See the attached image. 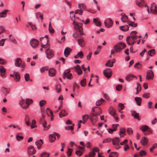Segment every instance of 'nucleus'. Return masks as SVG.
<instances>
[{"mask_svg":"<svg viewBox=\"0 0 157 157\" xmlns=\"http://www.w3.org/2000/svg\"><path fill=\"white\" fill-rule=\"evenodd\" d=\"M138 38V36H130L127 37L126 41L127 43L129 45L134 44L136 42V40Z\"/></svg>","mask_w":157,"mask_h":157,"instance_id":"f257e3e1","label":"nucleus"},{"mask_svg":"<svg viewBox=\"0 0 157 157\" xmlns=\"http://www.w3.org/2000/svg\"><path fill=\"white\" fill-rule=\"evenodd\" d=\"M73 24L74 25V28L76 30L78 29V32L80 33L81 35H84L83 32H82V23H78L76 22L75 21H74Z\"/></svg>","mask_w":157,"mask_h":157,"instance_id":"f03ea898","label":"nucleus"},{"mask_svg":"<svg viewBox=\"0 0 157 157\" xmlns=\"http://www.w3.org/2000/svg\"><path fill=\"white\" fill-rule=\"evenodd\" d=\"M99 110L98 112H96L95 114L93 113V114H92V116L90 118V121L93 123H94L97 121V116H99L101 113V110L100 108H99Z\"/></svg>","mask_w":157,"mask_h":157,"instance_id":"7ed1b4c3","label":"nucleus"},{"mask_svg":"<svg viewBox=\"0 0 157 157\" xmlns=\"http://www.w3.org/2000/svg\"><path fill=\"white\" fill-rule=\"evenodd\" d=\"M126 46V44L124 43L119 42L117 45H115L114 47V49L116 52H118L121 51Z\"/></svg>","mask_w":157,"mask_h":157,"instance_id":"20e7f679","label":"nucleus"},{"mask_svg":"<svg viewBox=\"0 0 157 157\" xmlns=\"http://www.w3.org/2000/svg\"><path fill=\"white\" fill-rule=\"evenodd\" d=\"M109 113L115 118L116 121L118 122V117L116 113L114 108L112 107H110L109 109Z\"/></svg>","mask_w":157,"mask_h":157,"instance_id":"39448f33","label":"nucleus"},{"mask_svg":"<svg viewBox=\"0 0 157 157\" xmlns=\"http://www.w3.org/2000/svg\"><path fill=\"white\" fill-rule=\"evenodd\" d=\"M91 151L88 155L85 156V157H94L96 154L95 152H98L99 149L98 147H94L91 149Z\"/></svg>","mask_w":157,"mask_h":157,"instance_id":"423d86ee","label":"nucleus"},{"mask_svg":"<svg viewBox=\"0 0 157 157\" xmlns=\"http://www.w3.org/2000/svg\"><path fill=\"white\" fill-rule=\"evenodd\" d=\"M36 152V150L33 146L30 145L28 147L27 152L29 155H32L35 154Z\"/></svg>","mask_w":157,"mask_h":157,"instance_id":"0eeeda50","label":"nucleus"},{"mask_svg":"<svg viewBox=\"0 0 157 157\" xmlns=\"http://www.w3.org/2000/svg\"><path fill=\"white\" fill-rule=\"evenodd\" d=\"M45 52L46 54L47 58L49 59H51L54 55L53 51L50 48H48L45 50Z\"/></svg>","mask_w":157,"mask_h":157,"instance_id":"6e6552de","label":"nucleus"},{"mask_svg":"<svg viewBox=\"0 0 157 157\" xmlns=\"http://www.w3.org/2000/svg\"><path fill=\"white\" fill-rule=\"evenodd\" d=\"M70 70L69 69L66 70L64 72L63 77L65 79L66 77L68 79H71L72 77V74L70 73Z\"/></svg>","mask_w":157,"mask_h":157,"instance_id":"1a4fd4ad","label":"nucleus"},{"mask_svg":"<svg viewBox=\"0 0 157 157\" xmlns=\"http://www.w3.org/2000/svg\"><path fill=\"white\" fill-rule=\"evenodd\" d=\"M44 39V37H41L40 38V41L41 42V45L42 48H45L46 50L48 48H49V41L48 39L46 40V44H44L42 41V40Z\"/></svg>","mask_w":157,"mask_h":157,"instance_id":"9d476101","label":"nucleus"},{"mask_svg":"<svg viewBox=\"0 0 157 157\" xmlns=\"http://www.w3.org/2000/svg\"><path fill=\"white\" fill-rule=\"evenodd\" d=\"M113 144L114 145H116L115 148L116 149H118L119 148V145L120 141V140L118 137H116L112 140Z\"/></svg>","mask_w":157,"mask_h":157,"instance_id":"9b49d317","label":"nucleus"},{"mask_svg":"<svg viewBox=\"0 0 157 157\" xmlns=\"http://www.w3.org/2000/svg\"><path fill=\"white\" fill-rule=\"evenodd\" d=\"M105 26L107 28H110L113 25V22L110 18L106 19L104 21Z\"/></svg>","mask_w":157,"mask_h":157,"instance_id":"f8f14e48","label":"nucleus"},{"mask_svg":"<svg viewBox=\"0 0 157 157\" xmlns=\"http://www.w3.org/2000/svg\"><path fill=\"white\" fill-rule=\"evenodd\" d=\"M39 42L36 39H32L30 40V45L33 48H36L39 44Z\"/></svg>","mask_w":157,"mask_h":157,"instance_id":"ddd939ff","label":"nucleus"},{"mask_svg":"<svg viewBox=\"0 0 157 157\" xmlns=\"http://www.w3.org/2000/svg\"><path fill=\"white\" fill-rule=\"evenodd\" d=\"M154 76L153 72L151 70L147 71L146 73V79L147 80L152 79Z\"/></svg>","mask_w":157,"mask_h":157,"instance_id":"4468645a","label":"nucleus"},{"mask_svg":"<svg viewBox=\"0 0 157 157\" xmlns=\"http://www.w3.org/2000/svg\"><path fill=\"white\" fill-rule=\"evenodd\" d=\"M151 12L152 13L156 14H157V8L156 5L155 3H152L151 7Z\"/></svg>","mask_w":157,"mask_h":157,"instance_id":"2eb2a0df","label":"nucleus"},{"mask_svg":"<svg viewBox=\"0 0 157 157\" xmlns=\"http://www.w3.org/2000/svg\"><path fill=\"white\" fill-rule=\"evenodd\" d=\"M104 75L107 78H109L112 75V71L109 68H107L103 71Z\"/></svg>","mask_w":157,"mask_h":157,"instance_id":"dca6fc26","label":"nucleus"},{"mask_svg":"<svg viewBox=\"0 0 157 157\" xmlns=\"http://www.w3.org/2000/svg\"><path fill=\"white\" fill-rule=\"evenodd\" d=\"M0 75L3 78L6 77V70L5 68L1 66L0 67Z\"/></svg>","mask_w":157,"mask_h":157,"instance_id":"f3484780","label":"nucleus"},{"mask_svg":"<svg viewBox=\"0 0 157 157\" xmlns=\"http://www.w3.org/2000/svg\"><path fill=\"white\" fill-rule=\"evenodd\" d=\"M42 118H41L40 120V123L42 125L43 127L45 128L47 124V122L44 119L45 117V115L44 114H42Z\"/></svg>","mask_w":157,"mask_h":157,"instance_id":"a211bd4d","label":"nucleus"},{"mask_svg":"<svg viewBox=\"0 0 157 157\" xmlns=\"http://www.w3.org/2000/svg\"><path fill=\"white\" fill-rule=\"evenodd\" d=\"M22 60L20 58H17L15 59L14 61V65L16 67H19L21 66V63H22Z\"/></svg>","mask_w":157,"mask_h":157,"instance_id":"6ab92c4d","label":"nucleus"},{"mask_svg":"<svg viewBox=\"0 0 157 157\" xmlns=\"http://www.w3.org/2000/svg\"><path fill=\"white\" fill-rule=\"evenodd\" d=\"M19 103L24 109H26L28 108V104L27 105L26 104V101H25L24 99H21Z\"/></svg>","mask_w":157,"mask_h":157,"instance_id":"aec40b11","label":"nucleus"},{"mask_svg":"<svg viewBox=\"0 0 157 157\" xmlns=\"http://www.w3.org/2000/svg\"><path fill=\"white\" fill-rule=\"evenodd\" d=\"M136 4L140 8H142L144 5L143 0H136Z\"/></svg>","mask_w":157,"mask_h":157,"instance_id":"412c9836","label":"nucleus"},{"mask_svg":"<svg viewBox=\"0 0 157 157\" xmlns=\"http://www.w3.org/2000/svg\"><path fill=\"white\" fill-rule=\"evenodd\" d=\"M74 68L75 71L77 73L78 75H79L82 74V71L79 65H77L76 67H74Z\"/></svg>","mask_w":157,"mask_h":157,"instance_id":"4be33fe9","label":"nucleus"},{"mask_svg":"<svg viewBox=\"0 0 157 157\" xmlns=\"http://www.w3.org/2000/svg\"><path fill=\"white\" fill-rule=\"evenodd\" d=\"M140 129L142 131L144 135H146L147 134L145 133V131L147 130H148L149 129V127L146 125H143L141 126L140 127Z\"/></svg>","mask_w":157,"mask_h":157,"instance_id":"5701e85b","label":"nucleus"},{"mask_svg":"<svg viewBox=\"0 0 157 157\" xmlns=\"http://www.w3.org/2000/svg\"><path fill=\"white\" fill-rule=\"evenodd\" d=\"M35 144L37 146L38 149H40L43 144V141L41 139L37 140L35 142Z\"/></svg>","mask_w":157,"mask_h":157,"instance_id":"b1692460","label":"nucleus"},{"mask_svg":"<svg viewBox=\"0 0 157 157\" xmlns=\"http://www.w3.org/2000/svg\"><path fill=\"white\" fill-rule=\"evenodd\" d=\"M30 118L28 115H26L25 116V122L26 125L28 126H29L30 125Z\"/></svg>","mask_w":157,"mask_h":157,"instance_id":"393cba45","label":"nucleus"},{"mask_svg":"<svg viewBox=\"0 0 157 157\" xmlns=\"http://www.w3.org/2000/svg\"><path fill=\"white\" fill-rule=\"evenodd\" d=\"M71 51V49L68 47L66 48L64 51V55L66 57H67Z\"/></svg>","mask_w":157,"mask_h":157,"instance_id":"a878e982","label":"nucleus"},{"mask_svg":"<svg viewBox=\"0 0 157 157\" xmlns=\"http://www.w3.org/2000/svg\"><path fill=\"white\" fill-rule=\"evenodd\" d=\"M121 15L122 16L121 19L122 22H126L128 21V17L127 16L123 13L121 14Z\"/></svg>","mask_w":157,"mask_h":157,"instance_id":"bb28decb","label":"nucleus"},{"mask_svg":"<svg viewBox=\"0 0 157 157\" xmlns=\"http://www.w3.org/2000/svg\"><path fill=\"white\" fill-rule=\"evenodd\" d=\"M134 77L137 79V78L135 76L132 74H129L126 77L125 79L127 81L129 82L132 80L133 78Z\"/></svg>","mask_w":157,"mask_h":157,"instance_id":"cd10ccee","label":"nucleus"},{"mask_svg":"<svg viewBox=\"0 0 157 157\" xmlns=\"http://www.w3.org/2000/svg\"><path fill=\"white\" fill-rule=\"evenodd\" d=\"M68 115V113L66 112L65 110L62 109L59 113V116L60 118L65 116Z\"/></svg>","mask_w":157,"mask_h":157,"instance_id":"c85d7f7f","label":"nucleus"},{"mask_svg":"<svg viewBox=\"0 0 157 157\" xmlns=\"http://www.w3.org/2000/svg\"><path fill=\"white\" fill-rule=\"evenodd\" d=\"M56 74V71L53 68H51L49 70L48 74L49 76L53 77Z\"/></svg>","mask_w":157,"mask_h":157,"instance_id":"c756f323","label":"nucleus"},{"mask_svg":"<svg viewBox=\"0 0 157 157\" xmlns=\"http://www.w3.org/2000/svg\"><path fill=\"white\" fill-rule=\"evenodd\" d=\"M148 141L147 138L145 137H144L142 139L140 142L143 145H145L147 144Z\"/></svg>","mask_w":157,"mask_h":157,"instance_id":"7c9ffc66","label":"nucleus"},{"mask_svg":"<svg viewBox=\"0 0 157 157\" xmlns=\"http://www.w3.org/2000/svg\"><path fill=\"white\" fill-rule=\"evenodd\" d=\"M78 44L82 47H84L85 45V42L82 39H80L78 40Z\"/></svg>","mask_w":157,"mask_h":157,"instance_id":"2f4dec72","label":"nucleus"},{"mask_svg":"<svg viewBox=\"0 0 157 157\" xmlns=\"http://www.w3.org/2000/svg\"><path fill=\"white\" fill-rule=\"evenodd\" d=\"M10 40L15 44H17V42L14 37L11 34L9 36Z\"/></svg>","mask_w":157,"mask_h":157,"instance_id":"473e14b6","label":"nucleus"},{"mask_svg":"<svg viewBox=\"0 0 157 157\" xmlns=\"http://www.w3.org/2000/svg\"><path fill=\"white\" fill-rule=\"evenodd\" d=\"M135 100L138 105L139 106L141 105V101H142V99L141 98L139 97H136L135 98Z\"/></svg>","mask_w":157,"mask_h":157,"instance_id":"72a5a7b5","label":"nucleus"},{"mask_svg":"<svg viewBox=\"0 0 157 157\" xmlns=\"http://www.w3.org/2000/svg\"><path fill=\"white\" fill-rule=\"evenodd\" d=\"M8 11V10H5L3 11L0 13V17H6L7 13Z\"/></svg>","mask_w":157,"mask_h":157,"instance_id":"f704fd0d","label":"nucleus"},{"mask_svg":"<svg viewBox=\"0 0 157 157\" xmlns=\"http://www.w3.org/2000/svg\"><path fill=\"white\" fill-rule=\"evenodd\" d=\"M15 78L14 79L17 82L19 81L20 80V76L18 72H14Z\"/></svg>","mask_w":157,"mask_h":157,"instance_id":"c9c22d12","label":"nucleus"},{"mask_svg":"<svg viewBox=\"0 0 157 157\" xmlns=\"http://www.w3.org/2000/svg\"><path fill=\"white\" fill-rule=\"evenodd\" d=\"M49 138L51 142H53L56 140L55 135L54 134H50L49 136Z\"/></svg>","mask_w":157,"mask_h":157,"instance_id":"e433bc0d","label":"nucleus"},{"mask_svg":"<svg viewBox=\"0 0 157 157\" xmlns=\"http://www.w3.org/2000/svg\"><path fill=\"white\" fill-rule=\"evenodd\" d=\"M98 18H94V23L95 25L98 26H100L101 25V22L98 20Z\"/></svg>","mask_w":157,"mask_h":157,"instance_id":"4c0bfd02","label":"nucleus"},{"mask_svg":"<svg viewBox=\"0 0 157 157\" xmlns=\"http://www.w3.org/2000/svg\"><path fill=\"white\" fill-rule=\"evenodd\" d=\"M56 90L57 93H59L61 92V85L58 83H57L55 85Z\"/></svg>","mask_w":157,"mask_h":157,"instance_id":"58836bf2","label":"nucleus"},{"mask_svg":"<svg viewBox=\"0 0 157 157\" xmlns=\"http://www.w3.org/2000/svg\"><path fill=\"white\" fill-rule=\"evenodd\" d=\"M120 29L123 31H125L128 30L129 27L127 25H125L120 26Z\"/></svg>","mask_w":157,"mask_h":157,"instance_id":"ea45409f","label":"nucleus"},{"mask_svg":"<svg viewBox=\"0 0 157 157\" xmlns=\"http://www.w3.org/2000/svg\"><path fill=\"white\" fill-rule=\"evenodd\" d=\"M83 54L82 51H81L79 52H78L76 55L75 56H74V58L75 59H76L79 57L81 58H83Z\"/></svg>","mask_w":157,"mask_h":157,"instance_id":"a19ab883","label":"nucleus"},{"mask_svg":"<svg viewBox=\"0 0 157 157\" xmlns=\"http://www.w3.org/2000/svg\"><path fill=\"white\" fill-rule=\"evenodd\" d=\"M132 115L135 118L138 119L139 121L140 120V119H139V114L136 113L135 111H133L132 112Z\"/></svg>","mask_w":157,"mask_h":157,"instance_id":"79ce46f5","label":"nucleus"},{"mask_svg":"<svg viewBox=\"0 0 157 157\" xmlns=\"http://www.w3.org/2000/svg\"><path fill=\"white\" fill-rule=\"evenodd\" d=\"M126 132V130L125 128H121L120 130V135L121 137H122L125 135Z\"/></svg>","mask_w":157,"mask_h":157,"instance_id":"37998d69","label":"nucleus"},{"mask_svg":"<svg viewBox=\"0 0 157 157\" xmlns=\"http://www.w3.org/2000/svg\"><path fill=\"white\" fill-rule=\"evenodd\" d=\"M2 91L6 95L9 93V90L5 87H3L2 88Z\"/></svg>","mask_w":157,"mask_h":157,"instance_id":"c03bdc74","label":"nucleus"},{"mask_svg":"<svg viewBox=\"0 0 157 157\" xmlns=\"http://www.w3.org/2000/svg\"><path fill=\"white\" fill-rule=\"evenodd\" d=\"M118 153L116 152H112L109 155V157H117Z\"/></svg>","mask_w":157,"mask_h":157,"instance_id":"a18cd8bd","label":"nucleus"},{"mask_svg":"<svg viewBox=\"0 0 157 157\" xmlns=\"http://www.w3.org/2000/svg\"><path fill=\"white\" fill-rule=\"evenodd\" d=\"M148 54L150 56H154L155 54V50L152 49L149 50L148 52Z\"/></svg>","mask_w":157,"mask_h":157,"instance_id":"49530a36","label":"nucleus"},{"mask_svg":"<svg viewBox=\"0 0 157 157\" xmlns=\"http://www.w3.org/2000/svg\"><path fill=\"white\" fill-rule=\"evenodd\" d=\"M104 101V99L103 98H101L100 100H98L97 101L96 103V105L97 106H99Z\"/></svg>","mask_w":157,"mask_h":157,"instance_id":"de8ad7c7","label":"nucleus"},{"mask_svg":"<svg viewBox=\"0 0 157 157\" xmlns=\"http://www.w3.org/2000/svg\"><path fill=\"white\" fill-rule=\"evenodd\" d=\"M49 156V154L45 152H43L40 155V157H48Z\"/></svg>","mask_w":157,"mask_h":157,"instance_id":"09e8293b","label":"nucleus"},{"mask_svg":"<svg viewBox=\"0 0 157 157\" xmlns=\"http://www.w3.org/2000/svg\"><path fill=\"white\" fill-rule=\"evenodd\" d=\"M128 24L129 25L133 27H136L137 26V24L136 23H135L134 22H128Z\"/></svg>","mask_w":157,"mask_h":157,"instance_id":"8fccbe9b","label":"nucleus"},{"mask_svg":"<svg viewBox=\"0 0 157 157\" xmlns=\"http://www.w3.org/2000/svg\"><path fill=\"white\" fill-rule=\"evenodd\" d=\"M49 30L50 33H53L54 32V30L51 26V22L50 21L49 25Z\"/></svg>","mask_w":157,"mask_h":157,"instance_id":"3c124183","label":"nucleus"},{"mask_svg":"<svg viewBox=\"0 0 157 157\" xmlns=\"http://www.w3.org/2000/svg\"><path fill=\"white\" fill-rule=\"evenodd\" d=\"M46 113L48 116H50L51 114H52L53 112L49 108H47L46 110Z\"/></svg>","mask_w":157,"mask_h":157,"instance_id":"603ef678","label":"nucleus"},{"mask_svg":"<svg viewBox=\"0 0 157 157\" xmlns=\"http://www.w3.org/2000/svg\"><path fill=\"white\" fill-rule=\"evenodd\" d=\"M36 16L37 19H38V16H39V18H40L41 19V21L42 22V21L43 20V16L42 15H40V12H38L36 14Z\"/></svg>","mask_w":157,"mask_h":157,"instance_id":"864d4df0","label":"nucleus"},{"mask_svg":"<svg viewBox=\"0 0 157 157\" xmlns=\"http://www.w3.org/2000/svg\"><path fill=\"white\" fill-rule=\"evenodd\" d=\"M33 102V101L32 99L27 98L26 100V104L28 105V107L29 105L30 104Z\"/></svg>","mask_w":157,"mask_h":157,"instance_id":"5fc2aeb1","label":"nucleus"},{"mask_svg":"<svg viewBox=\"0 0 157 157\" xmlns=\"http://www.w3.org/2000/svg\"><path fill=\"white\" fill-rule=\"evenodd\" d=\"M86 79L84 78L80 82V84L82 86H84L86 84Z\"/></svg>","mask_w":157,"mask_h":157,"instance_id":"6e6d98bb","label":"nucleus"},{"mask_svg":"<svg viewBox=\"0 0 157 157\" xmlns=\"http://www.w3.org/2000/svg\"><path fill=\"white\" fill-rule=\"evenodd\" d=\"M29 25L31 27L32 29L33 30H35L37 29V28L35 25L33 24L31 22H28Z\"/></svg>","mask_w":157,"mask_h":157,"instance_id":"4d7b16f0","label":"nucleus"},{"mask_svg":"<svg viewBox=\"0 0 157 157\" xmlns=\"http://www.w3.org/2000/svg\"><path fill=\"white\" fill-rule=\"evenodd\" d=\"M36 124V121L34 120H33L32 121V124L31 126V129L36 127V126L35 125Z\"/></svg>","mask_w":157,"mask_h":157,"instance_id":"13d9d810","label":"nucleus"},{"mask_svg":"<svg viewBox=\"0 0 157 157\" xmlns=\"http://www.w3.org/2000/svg\"><path fill=\"white\" fill-rule=\"evenodd\" d=\"M46 103V101L44 100H42L39 102V105L40 107L44 105Z\"/></svg>","mask_w":157,"mask_h":157,"instance_id":"bf43d9fd","label":"nucleus"},{"mask_svg":"<svg viewBox=\"0 0 157 157\" xmlns=\"http://www.w3.org/2000/svg\"><path fill=\"white\" fill-rule=\"evenodd\" d=\"M101 46H99L97 49V50L94 52V54L96 55L98 54L99 53V52H100V51L101 50Z\"/></svg>","mask_w":157,"mask_h":157,"instance_id":"052dcab7","label":"nucleus"},{"mask_svg":"<svg viewBox=\"0 0 157 157\" xmlns=\"http://www.w3.org/2000/svg\"><path fill=\"white\" fill-rule=\"evenodd\" d=\"M23 137L22 136H19L18 135V134H17L16 139L18 141H21L23 139Z\"/></svg>","mask_w":157,"mask_h":157,"instance_id":"680f3d73","label":"nucleus"},{"mask_svg":"<svg viewBox=\"0 0 157 157\" xmlns=\"http://www.w3.org/2000/svg\"><path fill=\"white\" fill-rule=\"evenodd\" d=\"M142 65L140 63H136L134 65V67L138 69H140L142 67Z\"/></svg>","mask_w":157,"mask_h":157,"instance_id":"e2e57ef3","label":"nucleus"},{"mask_svg":"<svg viewBox=\"0 0 157 157\" xmlns=\"http://www.w3.org/2000/svg\"><path fill=\"white\" fill-rule=\"evenodd\" d=\"M25 80L26 81H28L29 80L30 76L29 74L26 73L25 75Z\"/></svg>","mask_w":157,"mask_h":157,"instance_id":"0e129e2a","label":"nucleus"},{"mask_svg":"<svg viewBox=\"0 0 157 157\" xmlns=\"http://www.w3.org/2000/svg\"><path fill=\"white\" fill-rule=\"evenodd\" d=\"M72 151L73 150L71 149L70 148L68 149L67 153L68 156H70L71 155Z\"/></svg>","mask_w":157,"mask_h":157,"instance_id":"69168bd1","label":"nucleus"},{"mask_svg":"<svg viewBox=\"0 0 157 157\" xmlns=\"http://www.w3.org/2000/svg\"><path fill=\"white\" fill-rule=\"evenodd\" d=\"M143 97L146 98H148L150 97V94L149 93L144 94L143 95Z\"/></svg>","mask_w":157,"mask_h":157,"instance_id":"338daca9","label":"nucleus"},{"mask_svg":"<svg viewBox=\"0 0 157 157\" xmlns=\"http://www.w3.org/2000/svg\"><path fill=\"white\" fill-rule=\"evenodd\" d=\"M139 155L141 156H145L146 155V152L144 150H141L139 152Z\"/></svg>","mask_w":157,"mask_h":157,"instance_id":"774afa93","label":"nucleus"}]
</instances>
